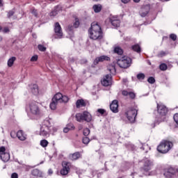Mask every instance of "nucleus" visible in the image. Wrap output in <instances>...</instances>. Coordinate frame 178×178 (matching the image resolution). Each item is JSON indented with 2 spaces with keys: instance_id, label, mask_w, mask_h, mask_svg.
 <instances>
[{
  "instance_id": "79ce46f5",
  "label": "nucleus",
  "mask_w": 178,
  "mask_h": 178,
  "mask_svg": "<svg viewBox=\"0 0 178 178\" xmlns=\"http://www.w3.org/2000/svg\"><path fill=\"white\" fill-rule=\"evenodd\" d=\"M83 136H85V137H87V136H88L90 134V129L88 128H85L83 129Z\"/></svg>"
},
{
  "instance_id": "0e129e2a",
  "label": "nucleus",
  "mask_w": 178,
  "mask_h": 178,
  "mask_svg": "<svg viewBox=\"0 0 178 178\" xmlns=\"http://www.w3.org/2000/svg\"><path fill=\"white\" fill-rule=\"evenodd\" d=\"M94 2H99V1H101V0H93Z\"/></svg>"
},
{
  "instance_id": "c756f323",
  "label": "nucleus",
  "mask_w": 178,
  "mask_h": 178,
  "mask_svg": "<svg viewBox=\"0 0 178 178\" xmlns=\"http://www.w3.org/2000/svg\"><path fill=\"white\" fill-rule=\"evenodd\" d=\"M16 60V57L13 56L8 60V67H12L13 66V64L15 63V61Z\"/></svg>"
},
{
  "instance_id": "3c124183",
  "label": "nucleus",
  "mask_w": 178,
  "mask_h": 178,
  "mask_svg": "<svg viewBox=\"0 0 178 178\" xmlns=\"http://www.w3.org/2000/svg\"><path fill=\"white\" fill-rule=\"evenodd\" d=\"M74 29V25H69V26H67V30H68V31H73Z\"/></svg>"
},
{
  "instance_id": "338daca9",
  "label": "nucleus",
  "mask_w": 178,
  "mask_h": 178,
  "mask_svg": "<svg viewBox=\"0 0 178 178\" xmlns=\"http://www.w3.org/2000/svg\"><path fill=\"white\" fill-rule=\"evenodd\" d=\"M1 30H2V26H0V31H1Z\"/></svg>"
},
{
  "instance_id": "13d9d810",
  "label": "nucleus",
  "mask_w": 178,
  "mask_h": 178,
  "mask_svg": "<svg viewBox=\"0 0 178 178\" xmlns=\"http://www.w3.org/2000/svg\"><path fill=\"white\" fill-rule=\"evenodd\" d=\"M48 173H49V175H52V173H54V171L52 170V169H49L48 170Z\"/></svg>"
},
{
  "instance_id": "9b49d317",
  "label": "nucleus",
  "mask_w": 178,
  "mask_h": 178,
  "mask_svg": "<svg viewBox=\"0 0 178 178\" xmlns=\"http://www.w3.org/2000/svg\"><path fill=\"white\" fill-rule=\"evenodd\" d=\"M102 85L104 87H109L112 86V75L106 74L101 80Z\"/></svg>"
},
{
  "instance_id": "864d4df0",
  "label": "nucleus",
  "mask_w": 178,
  "mask_h": 178,
  "mask_svg": "<svg viewBox=\"0 0 178 178\" xmlns=\"http://www.w3.org/2000/svg\"><path fill=\"white\" fill-rule=\"evenodd\" d=\"M88 60H87V59H82V60H81V65H86V64H87L88 63Z\"/></svg>"
},
{
  "instance_id": "b1692460",
  "label": "nucleus",
  "mask_w": 178,
  "mask_h": 178,
  "mask_svg": "<svg viewBox=\"0 0 178 178\" xmlns=\"http://www.w3.org/2000/svg\"><path fill=\"white\" fill-rule=\"evenodd\" d=\"M76 127L73 123H69L66 125V127L63 129L64 133H69L70 130H74Z\"/></svg>"
},
{
  "instance_id": "c03bdc74",
  "label": "nucleus",
  "mask_w": 178,
  "mask_h": 178,
  "mask_svg": "<svg viewBox=\"0 0 178 178\" xmlns=\"http://www.w3.org/2000/svg\"><path fill=\"white\" fill-rule=\"evenodd\" d=\"M170 38L172 40V41H176V40H177V36L175 33H172L170 35Z\"/></svg>"
},
{
  "instance_id": "473e14b6",
  "label": "nucleus",
  "mask_w": 178,
  "mask_h": 178,
  "mask_svg": "<svg viewBox=\"0 0 178 178\" xmlns=\"http://www.w3.org/2000/svg\"><path fill=\"white\" fill-rule=\"evenodd\" d=\"M31 13L35 16V17H38V10L34 8L31 9Z\"/></svg>"
},
{
  "instance_id": "1a4fd4ad",
  "label": "nucleus",
  "mask_w": 178,
  "mask_h": 178,
  "mask_svg": "<svg viewBox=\"0 0 178 178\" xmlns=\"http://www.w3.org/2000/svg\"><path fill=\"white\" fill-rule=\"evenodd\" d=\"M168 112H169V109L166 106L157 104V113L161 118H163V122L165 120V116L168 115Z\"/></svg>"
},
{
  "instance_id": "bb28decb",
  "label": "nucleus",
  "mask_w": 178,
  "mask_h": 178,
  "mask_svg": "<svg viewBox=\"0 0 178 178\" xmlns=\"http://www.w3.org/2000/svg\"><path fill=\"white\" fill-rule=\"evenodd\" d=\"M62 95H63L60 92L56 93L52 98L53 101H56V102H60V101H62Z\"/></svg>"
},
{
  "instance_id": "f8f14e48",
  "label": "nucleus",
  "mask_w": 178,
  "mask_h": 178,
  "mask_svg": "<svg viewBox=\"0 0 178 178\" xmlns=\"http://www.w3.org/2000/svg\"><path fill=\"white\" fill-rule=\"evenodd\" d=\"M149 10H151V6L149 4L143 5L140 8L139 15L141 17H145L149 13Z\"/></svg>"
},
{
  "instance_id": "4be33fe9",
  "label": "nucleus",
  "mask_w": 178,
  "mask_h": 178,
  "mask_svg": "<svg viewBox=\"0 0 178 178\" xmlns=\"http://www.w3.org/2000/svg\"><path fill=\"white\" fill-rule=\"evenodd\" d=\"M163 176L165 178H175L173 177V173L171 172L170 169L169 168V167H168L167 168L164 169V170H163Z\"/></svg>"
},
{
  "instance_id": "680f3d73",
  "label": "nucleus",
  "mask_w": 178,
  "mask_h": 178,
  "mask_svg": "<svg viewBox=\"0 0 178 178\" xmlns=\"http://www.w3.org/2000/svg\"><path fill=\"white\" fill-rule=\"evenodd\" d=\"M159 1H161V2H168V1H169V0H159Z\"/></svg>"
},
{
  "instance_id": "2eb2a0df",
  "label": "nucleus",
  "mask_w": 178,
  "mask_h": 178,
  "mask_svg": "<svg viewBox=\"0 0 178 178\" xmlns=\"http://www.w3.org/2000/svg\"><path fill=\"white\" fill-rule=\"evenodd\" d=\"M105 60H111V58H109L108 56H101L97 57L93 61V65H95V66H97L98 63L105 62Z\"/></svg>"
},
{
  "instance_id": "8fccbe9b",
  "label": "nucleus",
  "mask_w": 178,
  "mask_h": 178,
  "mask_svg": "<svg viewBox=\"0 0 178 178\" xmlns=\"http://www.w3.org/2000/svg\"><path fill=\"white\" fill-rule=\"evenodd\" d=\"M173 118L175 123H177L178 125V113L175 114Z\"/></svg>"
},
{
  "instance_id": "20e7f679",
  "label": "nucleus",
  "mask_w": 178,
  "mask_h": 178,
  "mask_svg": "<svg viewBox=\"0 0 178 178\" xmlns=\"http://www.w3.org/2000/svg\"><path fill=\"white\" fill-rule=\"evenodd\" d=\"M138 113V108L137 106L129 108L126 113L125 116L131 123L136 122V118Z\"/></svg>"
},
{
  "instance_id": "4d7b16f0",
  "label": "nucleus",
  "mask_w": 178,
  "mask_h": 178,
  "mask_svg": "<svg viewBox=\"0 0 178 178\" xmlns=\"http://www.w3.org/2000/svg\"><path fill=\"white\" fill-rule=\"evenodd\" d=\"M131 0H121V2H122V3H129V2H130Z\"/></svg>"
},
{
  "instance_id": "dca6fc26",
  "label": "nucleus",
  "mask_w": 178,
  "mask_h": 178,
  "mask_svg": "<svg viewBox=\"0 0 178 178\" xmlns=\"http://www.w3.org/2000/svg\"><path fill=\"white\" fill-rule=\"evenodd\" d=\"M109 22L113 27H120V19L118 17H111Z\"/></svg>"
},
{
  "instance_id": "052dcab7",
  "label": "nucleus",
  "mask_w": 178,
  "mask_h": 178,
  "mask_svg": "<svg viewBox=\"0 0 178 178\" xmlns=\"http://www.w3.org/2000/svg\"><path fill=\"white\" fill-rule=\"evenodd\" d=\"M3 6V3H2V0H0V8Z\"/></svg>"
},
{
  "instance_id": "0eeeda50",
  "label": "nucleus",
  "mask_w": 178,
  "mask_h": 178,
  "mask_svg": "<svg viewBox=\"0 0 178 178\" xmlns=\"http://www.w3.org/2000/svg\"><path fill=\"white\" fill-rule=\"evenodd\" d=\"M62 169L60 170V174L61 176H67L70 172V169L73 168L72 163L69 161H63L62 162Z\"/></svg>"
},
{
  "instance_id": "7c9ffc66",
  "label": "nucleus",
  "mask_w": 178,
  "mask_h": 178,
  "mask_svg": "<svg viewBox=\"0 0 178 178\" xmlns=\"http://www.w3.org/2000/svg\"><path fill=\"white\" fill-rule=\"evenodd\" d=\"M58 105V102H56L55 100L51 99V102L50 103V108L52 111H55L56 109V106Z\"/></svg>"
},
{
  "instance_id": "f257e3e1",
  "label": "nucleus",
  "mask_w": 178,
  "mask_h": 178,
  "mask_svg": "<svg viewBox=\"0 0 178 178\" xmlns=\"http://www.w3.org/2000/svg\"><path fill=\"white\" fill-rule=\"evenodd\" d=\"M88 33L90 40H99L104 38L102 28H101V26H99L98 22H94L91 24V26L88 30Z\"/></svg>"
},
{
  "instance_id": "5fc2aeb1",
  "label": "nucleus",
  "mask_w": 178,
  "mask_h": 178,
  "mask_svg": "<svg viewBox=\"0 0 178 178\" xmlns=\"http://www.w3.org/2000/svg\"><path fill=\"white\" fill-rule=\"evenodd\" d=\"M11 178H19V175H17V173L13 172V173L11 175Z\"/></svg>"
},
{
  "instance_id": "bf43d9fd",
  "label": "nucleus",
  "mask_w": 178,
  "mask_h": 178,
  "mask_svg": "<svg viewBox=\"0 0 178 178\" xmlns=\"http://www.w3.org/2000/svg\"><path fill=\"white\" fill-rule=\"evenodd\" d=\"M160 54L162 55V56H164V55H166V53L165 51H161L160 53Z\"/></svg>"
},
{
  "instance_id": "4c0bfd02",
  "label": "nucleus",
  "mask_w": 178,
  "mask_h": 178,
  "mask_svg": "<svg viewBox=\"0 0 178 178\" xmlns=\"http://www.w3.org/2000/svg\"><path fill=\"white\" fill-rule=\"evenodd\" d=\"M33 176H40V170L33 169L31 172Z\"/></svg>"
},
{
  "instance_id": "e433bc0d",
  "label": "nucleus",
  "mask_w": 178,
  "mask_h": 178,
  "mask_svg": "<svg viewBox=\"0 0 178 178\" xmlns=\"http://www.w3.org/2000/svg\"><path fill=\"white\" fill-rule=\"evenodd\" d=\"M60 102H64L65 104H66V102H69V97L66 95L63 96V95Z\"/></svg>"
},
{
  "instance_id": "58836bf2",
  "label": "nucleus",
  "mask_w": 178,
  "mask_h": 178,
  "mask_svg": "<svg viewBox=\"0 0 178 178\" xmlns=\"http://www.w3.org/2000/svg\"><path fill=\"white\" fill-rule=\"evenodd\" d=\"M74 29L79 28V26H80V21H79V18H75V22L73 24Z\"/></svg>"
},
{
  "instance_id": "5701e85b",
  "label": "nucleus",
  "mask_w": 178,
  "mask_h": 178,
  "mask_svg": "<svg viewBox=\"0 0 178 178\" xmlns=\"http://www.w3.org/2000/svg\"><path fill=\"white\" fill-rule=\"evenodd\" d=\"M0 158L3 162H8L10 159V154L8 152L2 153L0 154Z\"/></svg>"
},
{
  "instance_id": "09e8293b",
  "label": "nucleus",
  "mask_w": 178,
  "mask_h": 178,
  "mask_svg": "<svg viewBox=\"0 0 178 178\" xmlns=\"http://www.w3.org/2000/svg\"><path fill=\"white\" fill-rule=\"evenodd\" d=\"M17 133H16V131H12L10 132V136L12 137V138H16V137H17Z\"/></svg>"
},
{
  "instance_id": "a878e982",
  "label": "nucleus",
  "mask_w": 178,
  "mask_h": 178,
  "mask_svg": "<svg viewBox=\"0 0 178 178\" xmlns=\"http://www.w3.org/2000/svg\"><path fill=\"white\" fill-rule=\"evenodd\" d=\"M92 9H93L95 13H99V12H101V10H102V5H101V4H95L92 6Z\"/></svg>"
},
{
  "instance_id": "6e6d98bb",
  "label": "nucleus",
  "mask_w": 178,
  "mask_h": 178,
  "mask_svg": "<svg viewBox=\"0 0 178 178\" xmlns=\"http://www.w3.org/2000/svg\"><path fill=\"white\" fill-rule=\"evenodd\" d=\"M9 31H10V30L8 27H5L3 30V33H9Z\"/></svg>"
},
{
  "instance_id": "f3484780",
  "label": "nucleus",
  "mask_w": 178,
  "mask_h": 178,
  "mask_svg": "<svg viewBox=\"0 0 178 178\" xmlns=\"http://www.w3.org/2000/svg\"><path fill=\"white\" fill-rule=\"evenodd\" d=\"M82 155L80 152H76L74 153H72L69 154L68 159L70 161H77L81 158Z\"/></svg>"
},
{
  "instance_id": "49530a36",
  "label": "nucleus",
  "mask_w": 178,
  "mask_h": 178,
  "mask_svg": "<svg viewBox=\"0 0 178 178\" xmlns=\"http://www.w3.org/2000/svg\"><path fill=\"white\" fill-rule=\"evenodd\" d=\"M56 15H58V9L57 8L54 9V10H53L50 13V16L54 17V16H56Z\"/></svg>"
},
{
  "instance_id": "6ab92c4d",
  "label": "nucleus",
  "mask_w": 178,
  "mask_h": 178,
  "mask_svg": "<svg viewBox=\"0 0 178 178\" xmlns=\"http://www.w3.org/2000/svg\"><path fill=\"white\" fill-rule=\"evenodd\" d=\"M31 89V92L33 94V95H38L40 93V90L38 89V85L37 84H31L29 86Z\"/></svg>"
},
{
  "instance_id": "cd10ccee",
  "label": "nucleus",
  "mask_w": 178,
  "mask_h": 178,
  "mask_svg": "<svg viewBox=\"0 0 178 178\" xmlns=\"http://www.w3.org/2000/svg\"><path fill=\"white\" fill-rule=\"evenodd\" d=\"M131 49L134 51V52H137L138 54H140V52H141V47H140V44H138L132 45Z\"/></svg>"
},
{
  "instance_id": "c9c22d12",
  "label": "nucleus",
  "mask_w": 178,
  "mask_h": 178,
  "mask_svg": "<svg viewBox=\"0 0 178 178\" xmlns=\"http://www.w3.org/2000/svg\"><path fill=\"white\" fill-rule=\"evenodd\" d=\"M160 70L165 72V70H168V65L165 63H161L159 66Z\"/></svg>"
},
{
  "instance_id": "f704fd0d",
  "label": "nucleus",
  "mask_w": 178,
  "mask_h": 178,
  "mask_svg": "<svg viewBox=\"0 0 178 178\" xmlns=\"http://www.w3.org/2000/svg\"><path fill=\"white\" fill-rule=\"evenodd\" d=\"M38 49H39V51H40L41 52H45V51H47V47H45L44 45L42 44H38Z\"/></svg>"
},
{
  "instance_id": "2f4dec72",
  "label": "nucleus",
  "mask_w": 178,
  "mask_h": 178,
  "mask_svg": "<svg viewBox=\"0 0 178 178\" xmlns=\"http://www.w3.org/2000/svg\"><path fill=\"white\" fill-rule=\"evenodd\" d=\"M48 144H49V143L48 142V140H47L45 139H43L40 141V145L43 148L48 147Z\"/></svg>"
},
{
  "instance_id": "69168bd1",
  "label": "nucleus",
  "mask_w": 178,
  "mask_h": 178,
  "mask_svg": "<svg viewBox=\"0 0 178 178\" xmlns=\"http://www.w3.org/2000/svg\"><path fill=\"white\" fill-rule=\"evenodd\" d=\"M124 83H126L127 81V79H123Z\"/></svg>"
},
{
  "instance_id": "603ef678",
  "label": "nucleus",
  "mask_w": 178,
  "mask_h": 178,
  "mask_svg": "<svg viewBox=\"0 0 178 178\" xmlns=\"http://www.w3.org/2000/svg\"><path fill=\"white\" fill-rule=\"evenodd\" d=\"M97 112H98L99 113H100L101 115H104V113H105V110H104V109H102V108H99V109L97 110Z\"/></svg>"
},
{
  "instance_id": "37998d69",
  "label": "nucleus",
  "mask_w": 178,
  "mask_h": 178,
  "mask_svg": "<svg viewBox=\"0 0 178 178\" xmlns=\"http://www.w3.org/2000/svg\"><path fill=\"white\" fill-rule=\"evenodd\" d=\"M38 60V55L33 56L31 58V62H37Z\"/></svg>"
},
{
  "instance_id": "aec40b11",
  "label": "nucleus",
  "mask_w": 178,
  "mask_h": 178,
  "mask_svg": "<svg viewBox=\"0 0 178 178\" xmlns=\"http://www.w3.org/2000/svg\"><path fill=\"white\" fill-rule=\"evenodd\" d=\"M122 95L124 97H127V95H129V97L131 99H136V93H134V92H129L127 90H122Z\"/></svg>"
},
{
  "instance_id": "6e6552de",
  "label": "nucleus",
  "mask_w": 178,
  "mask_h": 178,
  "mask_svg": "<svg viewBox=\"0 0 178 178\" xmlns=\"http://www.w3.org/2000/svg\"><path fill=\"white\" fill-rule=\"evenodd\" d=\"M49 120H44L42 127H40V136H42V137H47V136H49Z\"/></svg>"
},
{
  "instance_id": "f03ea898",
  "label": "nucleus",
  "mask_w": 178,
  "mask_h": 178,
  "mask_svg": "<svg viewBox=\"0 0 178 178\" xmlns=\"http://www.w3.org/2000/svg\"><path fill=\"white\" fill-rule=\"evenodd\" d=\"M173 148V143L170 140H163L157 146V151L160 154H168Z\"/></svg>"
},
{
  "instance_id": "c85d7f7f",
  "label": "nucleus",
  "mask_w": 178,
  "mask_h": 178,
  "mask_svg": "<svg viewBox=\"0 0 178 178\" xmlns=\"http://www.w3.org/2000/svg\"><path fill=\"white\" fill-rule=\"evenodd\" d=\"M113 52L114 54H117V55H123V49L120 47H115Z\"/></svg>"
},
{
  "instance_id": "a19ab883",
  "label": "nucleus",
  "mask_w": 178,
  "mask_h": 178,
  "mask_svg": "<svg viewBox=\"0 0 178 178\" xmlns=\"http://www.w3.org/2000/svg\"><path fill=\"white\" fill-rule=\"evenodd\" d=\"M147 81L149 84H154L155 83V78H154L153 76H149L147 79Z\"/></svg>"
},
{
  "instance_id": "ea45409f",
  "label": "nucleus",
  "mask_w": 178,
  "mask_h": 178,
  "mask_svg": "<svg viewBox=\"0 0 178 178\" xmlns=\"http://www.w3.org/2000/svg\"><path fill=\"white\" fill-rule=\"evenodd\" d=\"M82 143L87 145V144H88L90 143V138L87 136L83 138Z\"/></svg>"
},
{
  "instance_id": "ddd939ff",
  "label": "nucleus",
  "mask_w": 178,
  "mask_h": 178,
  "mask_svg": "<svg viewBox=\"0 0 178 178\" xmlns=\"http://www.w3.org/2000/svg\"><path fill=\"white\" fill-rule=\"evenodd\" d=\"M54 33L56 38H62L63 37V32L62 31V27L59 22H56L54 24Z\"/></svg>"
},
{
  "instance_id": "9d476101",
  "label": "nucleus",
  "mask_w": 178,
  "mask_h": 178,
  "mask_svg": "<svg viewBox=\"0 0 178 178\" xmlns=\"http://www.w3.org/2000/svg\"><path fill=\"white\" fill-rule=\"evenodd\" d=\"M29 111L32 115L38 116L40 113V107H38V104L35 102H33L29 104Z\"/></svg>"
},
{
  "instance_id": "e2e57ef3",
  "label": "nucleus",
  "mask_w": 178,
  "mask_h": 178,
  "mask_svg": "<svg viewBox=\"0 0 178 178\" xmlns=\"http://www.w3.org/2000/svg\"><path fill=\"white\" fill-rule=\"evenodd\" d=\"M140 0H134V2H136V3H138Z\"/></svg>"
},
{
  "instance_id": "a211bd4d",
  "label": "nucleus",
  "mask_w": 178,
  "mask_h": 178,
  "mask_svg": "<svg viewBox=\"0 0 178 178\" xmlns=\"http://www.w3.org/2000/svg\"><path fill=\"white\" fill-rule=\"evenodd\" d=\"M17 137L20 140V141H26V140H27V136L24 134L23 130H19L17 132Z\"/></svg>"
},
{
  "instance_id": "423d86ee",
  "label": "nucleus",
  "mask_w": 178,
  "mask_h": 178,
  "mask_svg": "<svg viewBox=\"0 0 178 178\" xmlns=\"http://www.w3.org/2000/svg\"><path fill=\"white\" fill-rule=\"evenodd\" d=\"M117 63L122 69H127L131 65V58L129 56H124L117 60Z\"/></svg>"
},
{
  "instance_id": "393cba45",
  "label": "nucleus",
  "mask_w": 178,
  "mask_h": 178,
  "mask_svg": "<svg viewBox=\"0 0 178 178\" xmlns=\"http://www.w3.org/2000/svg\"><path fill=\"white\" fill-rule=\"evenodd\" d=\"M170 171L172 173L173 177H178V168L177 166H170Z\"/></svg>"
},
{
  "instance_id": "7ed1b4c3",
  "label": "nucleus",
  "mask_w": 178,
  "mask_h": 178,
  "mask_svg": "<svg viewBox=\"0 0 178 178\" xmlns=\"http://www.w3.org/2000/svg\"><path fill=\"white\" fill-rule=\"evenodd\" d=\"M76 120L77 122H87L90 123L92 120V116L88 111H83V113H78L75 115Z\"/></svg>"
},
{
  "instance_id": "72a5a7b5",
  "label": "nucleus",
  "mask_w": 178,
  "mask_h": 178,
  "mask_svg": "<svg viewBox=\"0 0 178 178\" xmlns=\"http://www.w3.org/2000/svg\"><path fill=\"white\" fill-rule=\"evenodd\" d=\"M138 80H144L145 79V74L144 73H139L136 75Z\"/></svg>"
},
{
  "instance_id": "de8ad7c7",
  "label": "nucleus",
  "mask_w": 178,
  "mask_h": 178,
  "mask_svg": "<svg viewBox=\"0 0 178 178\" xmlns=\"http://www.w3.org/2000/svg\"><path fill=\"white\" fill-rule=\"evenodd\" d=\"M6 148L5 147V146H1L0 147V155L1 154H5L6 152Z\"/></svg>"
},
{
  "instance_id": "412c9836",
  "label": "nucleus",
  "mask_w": 178,
  "mask_h": 178,
  "mask_svg": "<svg viewBox=\"0 0 178 178\" xmlns=\"http://www.w3.org/2000/svg\"><path fill=\"white\" fill-rule=\"evenodd\" d=\"M76 106L78 109H80V108L87 106V103L83 99H78L76 102Z\"/></svg>"
},
{
  "instance_id": "a18cd8bd",
  "label": "nucleus",
  "mask_w": 178,
  "mask_h": 178,
  "mask_svg": "<svg viewBox=\"0 0 178 178\" xmlns=\"http://www.w3.org/2000/svg\"><path fill=\"white\" fill-rule=\"evenodd\" d=\"M13 15H15V11L10 10V11H8L7 16H8V19H10L12 17V16H13Z\"/></svg>"
},
{
  "instance_id": "39448f33",
  "label": "nucleus",
  "mask_w": 178,
  "mask_h": 178,
  "mask_svg": "<svg viewBox=\"0 0 178 178\" xmlns=\"http://www.w3.org/2000/svg\"><path fill=\"white\" fill-rule=\"evenodd\" d=\"M154 167V161L148 159L143 160V165L140 168V172L143 173H146L145 176H149L148 172L152 169Z\"/></svg>"
},
{
  "instance_id": "4468645a",
  "label": "nucleus",
  "mask_w": 178,
  "mask_h": 178,
  "mask_svg": "<svg viewBox=\"0 0 178 178\" xmlns=\"http://www.w3.org/2000/svg\"><path fill=\"white\" fill-rule=\"evenodd\" d=\"M110 109L113 113H118L119 112V101L117 99L113 100L110 104Z\"/></svg>"
}]
</instances>
